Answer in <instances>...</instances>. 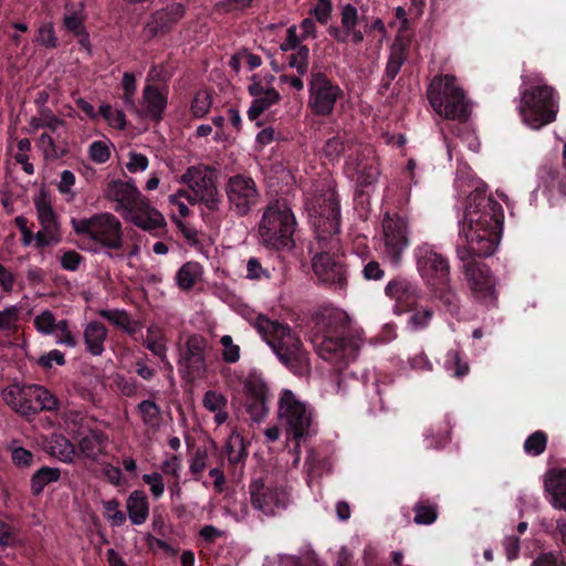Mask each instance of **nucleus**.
Returning a JSON list of instances; mask_svg holds the SVG:
<instances>
[{
    "instance_id": "obj_1",
    "label": "nucleus",
    "mask_w": 566,
    "mask_h": 566,
    "mask_svg": "<svg viewBox=\"0 0 566 566\" xmlns=\"http://www.w3.org/2000/svg\"><path fill=\"white\" fill-rule=\"evenodd\" d=\"M504 210L485 188H475L467 198L459 230V239L465 244L457 245V255L467 260L471 253L479 258L492 255L502 239Z\"/></svg>"
},
{
    "instance_id": "obj_2",
    "label": "nucleus",
    "mask_w": 566,
    "mask_h": 566,
    "mask_svg": "<svg viewBox=\"0 0 566 566\" xmlns=\"http://www.w3.org/2000/svg\"><path fill=\"white\" fill-rule=\"evenodd\" d=\"M311 342L318 356L342 370L354 361L360 345L350 327V318L340 308L327 306L313 317Z\"/></svg>"
},
{
    "instance_id": "obj_3",
    "label": "nucleus",
    "mask_w": 566,
    "mask_h": 566,
    "mask_svg": "<svg viewBox=\"0 0 566 566\" xmlns=\"http://www.w3.org/2000/svg\"><path fill=\"white\" fill-rule=\"evenodd\" d=\"M105 196L116 202L115 211L134 226L155 237H163L167 232V222L163 213L143 196L133 179L109 181Z\"/></svg>"
},
{
    "instance_id": "obj_4",
    "label": "nucleus",
    "mask_w": 566,
    "mask_h": 566,
    "mask_svg": "<svg viewBox=\"0 0 566 566\" xmlns=\"http://www.w3.org/2000/svg\"><path fill=\"white\" fill-rule=\"evenodd\" d=\"M264 339L276 354L279 360L293 374L303 376L308 373L307 353L298 336L286 324L264 319L260 323Z\"/></svg>"
},
{
    "instance_id": "obj_5",
    "label": "nucleus",
    "mask_w": 566,
    "mask_h": 566,
    "mask_svg": "<svg viewBox=\"0 0 566 566\" xmlns=\"http://www.w3.org/2000/svg\"><path fill=\"white\" fill-rule=\"evenodd\" d=\"M296 219L285 201L270 202L259 224L261 243L273 251H292L295 247Z\"/></svg>"
},
{
    "instance_id": "obj_6",
    "label": "nucleus",
    "mask_w": 566,
    "mask_h": 566,
    "mask_svg": "<svg viewBox=\"0 0 566 566\" xmlns=\"http://www.w3.org/2000/svg\"><path fill=\"white\" fill-rule=\"evenodd\" d=\"M427 98L434 112L447 119L464 123L470 117V103L454 75L433 76L427 87Z\"/></svg>"
},
{
    "instance_id": "obj_7",
    "label": "nucleus",
    "mask_w": 566,
    "mask_h": 566,
    "mask_svg": "<svg viewBox=\"0 0 566 566\" xmlns=\"http://www.w3.org/2000/svg\"><path fill=\"white\" fill-rule=\"evenodd\" d=\"M1 398L8 407L29 421L42 411L57 412L61 407L53 392L36 384H12L2 390Z\"/></svg>"
},
{
    "instance_id": "obj_8",
    "label": "nucleus",
    "mask_w": 566,
    "mask_h": 566,
    "mask_svg": "<svg viewBox=\"0 0 566 566\" xmlns=\"http://www.w3.org/2000/svg\"><path fill=\"white\" fill-rule=\"evenodd\" d=\"M518 109L523 122L533 129L553 123L558 111L554 88L541 85L524 90Z\"/></svg>"
},
{
    "instance_id": "obj_9",
    "label": "nucleus",
    "mask_w": 566,
    "mask_h": 566,
    "mask_svg": "<svg viewBox=\"0 0 566 566\" xmlns=\"http://www.w3.org/2000/svg\"><path fill=\"white\" fill-rule=\"evenodd\" d=\"M72 226L75 233L90 237L103 248L123 249L122 223L109 212L96 213L80 220L72 219Z\"/></svg>"
},
{
    "instance_id": "obj_10",
    "label": "nucleus",
    "mask_w": 566,
    "mask_h": 566,
    "mask_svg": "<svg viewBox=\"0 0 566 566\" xmlns=\"http://www.w3.org/2000/svg\"><path fill=\"white\" fill-rule=\"evenodd\" d=\"M344 97L342 87L321 70H312L308 78V107L315 116L328 117Z\"/></svg>"
},
{
    "instance_id": "obj_11",
    "label": "nucleus",
    "mask_w": 566,
    "mask_h": 566,
    "mask_svg": "<svg viewBox=\"0 0 566 566\" xmlns=\"http://www.w3.org/2000/svg\"><path fill=\"white\" fill-rule=\"evenodd\" d=\"M475 256H478L475 253H471L465 261L461 260L465 279L468 280L473 297L478 302L486 306H494L497 301L495 277L490 268L476 261L474 259Z\"/></svg>"
},
{
    "instance_id": "obj_12",
    "label": "nucleus",
    "mask_w": 566,
    "mask_h": 566,
    "mask_svg": "<svg viewBox=\"0 0 566 566\" xmlns=\"http://www.w3.org/2000/svg\"><path fill=\"white\" fill-rule=\"evenodd\" d=\"M279 413L285 420L287 436L298 444L308 434L311 426L306 406L296 399L292 390L284 389L279 400Z\"/></svg>"
},
{
    "instance_id": "obj_13",
    "label": "nucleus",
    "mask_w": 566,
    "mask_h": 566,
    "mask_svg": "<svg viewBox=\"0 0 566 566\" xmlns=\"http://www.w3.org/2000/svg\"><path fill=\"white\" fill-rule=\"evenodd\" d=\"M224 190L230 209L240 217L248 216L260 199L254 179L247 175L238 174L229 177Z\"/></svg>"
},
{
    "instance_id": "obj_14",
    "label": "nucleus",
    "mask_w": 566,
    "mask_h": 566,
    "mask_svg": "<svg viewBox=\"0 0 566 566\" xmlns=\"http://www.w3.org/2000/svg\"><path fill=\"white\" fill-rule=\"evenodd\" d=\"M417 270L428 286L450 281L449 260L434 250L431 244L423 243L415 249Z\"/></svg>"
},
{
    "instance_id": "obj_15",
    "label": "nucleus",
    "mask_w": 566,
    "mask_h": 566,
    "mask_svg": "<svg viewBox=\"0 0 566 566\" xmlns=\"http://www.w3.org/2000/svg\"><path fill=\"white\" fill-rule=\"evenodd\" d=\"M312 259V268L318 280L334 289L344 290L347 286V271L343 256L331 254L329 249H321Z\"/></svg>"
},
{
    "instance_id": "obj_16",
    "label": "nucleus",
    "mask_w": 566,
    "mask_h": 566,
    "mask_svg": "<svg viewBox=\"0 0 566 566\" xmlns=\"http://www.w3.org/2000/svg\"><path fill=\"white\" fill-rule=\"evenodd\" d=\"M244 407L250 418L262 421L269 413V387L263 377L253 371L243 381Z\"/></svg>"
},
{
    "instance_id": "obj_17",
    "label": "nucleus",
    "mask_w": 566,
    "mask_h": 566,
    "mask_svg": "<svg viewBox=\"0 0 566 566\" xmlns=\"http://www.w3.org/2000/svg\"><path fill=\"white\" fill-rule=\"evenodd\" d=\"M385 251L392 263L401 260L402 252L409 247L408 224L405 218L386 213L382 220Z\"/></svg>"
},
{
    "instance_id": "obj_18",
    "label": "nucleus",
    "mask_w": 566,
    "mask_h": 566,
    "mask_svg": "<svg viewBox=\"0 0 566 566\" xmlns=\"http://www.w3.org/2000/svg\"><path fill=\"white\" fill-rule=\"evenodd\" d=\"M207 339L199 335L192 334L185 344V349L180 356V364L184 366L186 377L189 381H193L203 377L207 371Z\"/></svg>"
},
{
    "instance_id": "obj_19",
    "label": "nucleus",
    "mask_w": 566,
    "mask_h": 566,
    "mask_svg": "<svg viewBox=\"0 0 566 566\" xmlns=\"http://www.w3.org/2000/svg\"><path fill=\"white\" fill-rule=\"evenodd\" d=\"M184 15L185 8L180 3H172L164 9L156 10L149 15L144 27L145 41L149 42L155 38L170 33Z\"/></svg>"
},
{
    "instance_id": "obj_20",
    "label": "nucleus",
    "mask_w": 566,
    "mask_h": 566,
    "mask_svg": "<svg viewBox=\"0 0 566 566\" xmlns=\"http://www.w3.org/2000/svg\"><path fill=\"white\" fill-rule=\"evenodd\" d=\"M252 506L265 515H275L276 509L286 507V493L265 485L262 479H253L249 484Z\"/></svg>"
},
{
    "instance_id": "obj_21",
    "label": "nucleus",
    "mask_w": 566,
    "mask_h": 566,
    "mask_svg": "<svg viewBox=\"0 0 566 566\" xmlns=\"http://www.w3.org/2000/svg\"><path fill=\"white\" fill-rule=\"evenodd\" d=\"M143 108L140 116L159 124L168 105V87L163 88L155 84H146L142 94Z\"/></svg>"
},
{
    "instance_id": "obj_22",
    "label": "nucleus",
    "mask_w": 566,
    "mask_h": 566,
    "mask_svg": "<svg viewBox=\"0 0 566 566\" xmlns=\"http://www.w3.org/2000/svg\"><path fill=\"white\" fill-rule=\"evenodd\" d=\"M387 296L396 301V308L407 312L416 307L420 291L416 284L406 277H395L388 282L385 289Z\"/></svg>"
},
{
    "instance_id": "obj_23",
    "label": "nucleus",
    "mask_w": 566,
    "mask_h": 566,
    "mask_svg": "<svg viewBox=\"0 0 566 566\" xmlns=\"http://www.w3.org/2000/svg\"><path fill=\"white\" fill-rule=\"evenodd\" d=\"M310 222L316 234L319 249L334 250L337 248V235L340 233V216L319 217L313 214Z\"/></svg>"
},
{
    "instance_id": "obj_24",
    "label": "nucleus",
    "mask_w": 566,
    "mask_h": 566,
    "mask_svg": "<svg viewBox=\"0 0 566 566\" xmlns=\"http://www.w3.org/2000/svg\"><path fill=\"white\" fill-rule=\"evenodd\" d=\"M305 210L308 219H313V214L319 217L340 216V205L336 190L328 188L307 198Z\"/></svg>"
},
{
    "instance_id": "obj_25",
    "label": "nucleus",
    "mask_w": 566,
    "mask_h": 566,
    "mask_svg": "<svg viewBox=\"0 0 566 566\" xmlns=\"http://www.w3.org/2000/svg\"><path fill=\"white\" fill-rule=\"evenodd\" d=\"M207 171L213 172L214 169L209 166H190L181 176V182L199 196L216 185L214 177Z\"/></svg>"
},
{
    "instance_id": "obj_26",
    "label": "nucleus",
    "mask_w": 566,
    "mask_h": 566,
    "mask_svg": "<svg viewBox=\"0 0 566 566\" xmlns=\"http://www.w3.org/2000/svg\"><path fill=\"white\" fill-rule=\"evenodd\" d=\"M544 486L552 495V504L566 511V469H553L546 474Z\"/></svg>"
},
{
    "instance_id": "obj_27",
    "label": "nucleus",
    "mask_w": 566,
    "mask_h": 566,
    "mask_svg": "<svg viewBox=\"0 0 566 566\" xmlns=\"http://www.w3.org/2000/svg\"><path fill=\"white\" fill-rule=\"evenodd\" d=\"M39 222L48 234H61L57 216L53 210L50 196L41 191L34 200Z\"/></svg>"
},
{
    "instance_id": "obj_28",
    "label": "nucleus",
    "mask_w": 566,
    "mask_h": 566,
    "mask_svg": "<svg viewBox=\"0 0 566 566\" xmlns=\"http://www.w3.org/2000/svg\"><path fill=\"white\" fill-rule=\"evenodd\" d=\"M107 334V328L103 323L97 321L90 322L83 333L86 350L93 356H101L105 350L104 343Z\"/></svg>"
},
{
    "instance_id": "obj_29",
    "label": "nucleus",
    "mask_w": 566,
    "mask_h": 566,
    "mask_svg": "<svg viewBox=\"0 0 566 566\" xmlns=\"http://www.w3.org/2000/svg\"><path fill=\"white\" fill-rule=\"evenodd\" d=\"M126 509L133 525L144 524L149 516V502L145 492L133 491L127 497Z\"/></svg>"
},
{
    "instance_id": "obj_30",
    "label": "nucleus",
    "mask_w": 566,
    "mask_h": 566,
    "mask_svg": "<svg viewBox=\"0 0 566 566\" xmlns=\"http://www.w3.org/2000/svg\"><path fill=\"white\" fill-rule=\"evenodd\" d=\"M108 438L97 429L90 430V432L78 440V449L81 453L93 461H97L98 455L103 453Z\"/></svg>"
},
{
    "instance_id": "obj_31",
    "label": "nucleus",
    "mask_w": 566,
    "mask_h": 566,
    "mask_svg": "<svg viewBox=\"0 0 566 566\" xmlns=\"http://www.w3.org/2000/svg\"><path fill=\"white\" fill-rule=\"evenodd\" d=\"M429 287L431 289L433 297L440 302L450 315L455 316L459 314L460 298L450 286V281L441 282Z\"/></svg>"
},
{
    "instance_id": "obj_32",
    "label": "nucleus",
    "mask_w": 566,
    "mask_h": 566,
    "mask_svg": "<svg viewBox=\"0 0 566 566\" xmlns=\"http://www.w3.org/2000/svg\"><path fill=\"white\" fill-rule=\"evenodd\" d=\"M281 101V94L272 86L266 87L265 94L253 98L247 112L251 122L256 120L265 111Z\"/></svg>"
},
{
    "instance_id": "obj_33",
    "label": "nucleus",
    "mask_w": 566,
    "mask_h": 566,
    "mask_svg": "<svg viewBox=\"0 0 566 566\" xmlns=\"http://www.w3.org/2000/svg\"><path fill=\"white\" fill-rule=\"evenodd\" d=\"M66 12L63 15V28L70 32L72 35H75L84 30H86L85 21V4L84 2H80L78 9H74L72 4H65Z\"/></svg>"
},
{
    "instance_id": "obj_34",
    "label": "nucleus",
    "mask_w": 566,
    "mask_h": 566,
    "mask_svg": "<svg viewBox=\"0 0 566 566\" xmlns=\"http://www.w3.org/2000/svg\"><path fill=\"white\" fill-rule=\"evenodd\" d=\"M202 266L195 261L186 262L176 273V282L180 290L190 291L201 279Z\"/></svg>"
},
{
    "instance_id": "obj_35",
    "label": "nucleus",
    "mask_w": 566,
    "mask_h": 566,
    "mask_svg": "<svg viewBox=\"0 0 566 566\" xmlns=\"http://www.w3.org/2000/svg\"><path fill=\"white\" fill-rule=\"evenodd\" d=\"M50 451L52 457L57 458L65 463H72L75 457L74 444L63 434H53L50 440Z\"/></svg>"
},
{
    "instance_id": "obj_36",
    "label": "nucleus",
    "mask_w": 566,
    "mask_h": 566,
    "mask_svg": "<svg viewBox=\"0 0 566 566\" xmlns=\"http://www.w3.org/2000/svg\"><path fill=\"white\" fill-rule=\"evenodd\" d=\"M61 478V471L57 468L42 467L31 476V493L34 496L40 495L44 488L50 483L57 482Z\"/></svg>"
},
{
    "instance_id": "obj_37",
    "label": "nucleus",
    "mask_w": 566,
    "mask_h": 566,
    "mask_svg": "<svg viewBox=\"0 0 566 566\" xmlns=\"http://www.w3.org/2000/svg\"><path fill=\"white\" fill-rule=\"evenodd\" d=\"M224 452L230 464L235 465L244 462L248 457V451L245 449L243 437L235 432L231 433L226 442Z\"/></svg>"
},
{
    "instance_id": "obj_38",
    "label": "nucleus",
    "mask_w": 566,
    "mask_h": 566,
    "mask_svg": "<svg viewBox=\"0 0 566 566\" xmlns=\"http://www.w3.org/2000/svg\"><path fill=\"white\" fill-rule=\"evenodd\" d=\"M413 522L418 525H431L438 518V505L430 500H420L413 505Z\"/></svg>"
},
{
    "instance_id": "obj_39",
    "label": "nucleus",
    "mask_w": 566,
    "mask_h": 566,
    "mask_svg": "<svg viewBox=\"0 0 566 566\" xmlns=\"http://www.w3.org/2000/svg\"><path fill=\"white\" fill-rule=\"evenodd\" d=\"M213 95L208 90L198 91L190 104V112L195 118H203L212 107Z\"/></svg>"
},
{
    "instance_id": "obj_40",
    "label": "nucleus",
    "mask_w": 566,
    "mask_h": 566,
    "mask_svg": "<svg viewBox=\"0 0 566 566\" xmlns=\"http://www.w3.org/2000/svg\"><path fill=\"white\" fill-rule=\"evenodd\" d=\"M379 168L375 158L371 160H367V164L361 168L360 171L355 175V182L357 188H359V193L363 192V188L369 187L377 182L379 177Z\"/></svg>"
},
{
    "instance_id": "obj_41",
    "label": "nucleus",
    "mask_w": 566,
    "mask_h": 566,
    "mask_svg": "<svg viewBox=\"0 0 566 566\" xmlns=\"http://www.w3.org/2000/svg\"><path fill=\"white\" fill-rule=\"evenodd\" d=\"M99 315L114 326L125 331L127 334H135L130 316L125 310H102Z\"/></svg>"
},
{
    "instance_id": "obj_42",
    "label": "nucleus",
    "mask_w": 566,
    "mask_h": 566,
    "mask_svg": "<svg viewBox=\"0 0 566 566\" xmlns=\"http://www.w3.org/2000/svg\"><path fill=\"white\" fill-rule=\"evenodd\" d=\"M406 60L407 52L405 46H394L388 57L384 75L387 76L388 80H395Z\"/></svg>"
},
{
    "instance_id": "obj_43",
    "label": "nucleus",
    "mask_w": 566,
    "mask_h": 566,
    "mask_svg": "<svg viewBox=\"0 0 566 566\" xmlns=\"http://www.w3.org/2000/svg\"><path fill=\"white\" fill-rule=\"evenodd\" d=\"M547 441L548 437L546 432L537 430L526 438L523 450L527 455L537 457L545 451Z\"/></svg>"
},
{
    "instance_id": "obj_44",
    "label": "nucleus",
    "mask_w": 566,
    "mask_h": 566,
    "mask_svg": "<svg viewBox=\"0 0 566 566\" xmlns=\"http://www.w3.org/2000/svg\"><path fill=\"white\" fill-rule=\"evenodd\" d=\"M34 42L40 46L51 50L59 46V38L56 36L53 22L46 21L39 27Z\"/></svg>"
},
{
    "instance_id": "obj_45",
    "label": "nucleus",
    "mask_w": 566,
    "mask_h": 566,
    "mask_svg": "<svg viewBox=\"0 0 566 566\" xmlns=\"http://www.w3.org/2000/svg\"><path fill=\"white\" fill-rule=\"evenodd\" d=\"M137 410L146 426L157 427L159 424L161 411L155 401L149 399L143 400L137 405Z\"/></svg>"
},
{
    "instance_id": "obj_46",
    "label": "nucleus",
    "mask_w": 566,
    "mask_h": 566,
    "mask_svg": "<svg viewBox=\"0 0 566 566\" xmlns=\"http://www.w3.org/2000/svg\"><path fill=\"white\" fill-rule=\"evenodd\" d=\"M450 440L448 424L438 429L429 428L424 433V444L427 449H440Z\"/></svg>"
},
{
    "instance_id": "obj_47",
    "label": "nucleus",
    "mask_w": 566,
    "mask_h": 566,
    "mask_svg": "<svg viewBox=\"0 0 566 566\" xmlns=\"http://www.w3.org/2000/svg\"><path fill=\"white\" fill-rule=\"evenodd\" d=\"M412 313L408 318V326L411 331L418 332L427 328L433 317V311L427 307L411 310Z\"/></svg>"
},
{
    "instance_id": "obj_48",
    "label": "nucleus",
    "mask_w": 566,
    "mask_h": 566,
    "mask_svg": "<svg viewBox=\"0 0 566 566\" xmlns=\"http://www.w3.org/2000/svg\"><path fill=\"white\" fill-rule=\"evenodd\" d=\"M287 64L290 67L295 69L298 75L306 74L310 64V49L308 46H302L294 50L287 56Z\"/></svg>"
},
{
    "instance_id": "obj_49",
    "label": "nucleus",
    "mask_w": 566,
    "mask_h": 566,
    "mask_svg": "<svg viewBox=\"0 0 566 566\" xmlns=\"http://www.w3.org/2000/svg\"><path fill=\"white\" fill-rule=\"evenodd\" d=\"M444 365L447 370L458 378L464 377L470 370L469 364L462 360L461 354L458 350L448 352Z\"/></svg>"
},
{
    "instance_id": "obj_50",
    "label": "nucleus",
    "mask_w": 566,
    "mask_h": 566,
    "mask_svg": "<svg viewBox=\"0 0 566 566\" xmlns=\"http://www.w3.org/2000/svg\"><path fill=\"white\" fill-rule=\"evenodd\" d=\"M56 324L54 314L49 310L41 312L33 319L36 332L42 335H52L56 329Z\"/></svg>"
},
{
    "instance_id": "obj_51",
    "label": "nucleus",
    "mask_w": 566,
    "mask_h": 566,
    "mask_svg": "<svg viewBox=\"0 0 566 566\" xmlns=\"http://www.w3.org/2000/svg\"><path fill=\"white\" fill-rule=\"evenodd\" d=\"M541 172L545 174V176L543 175L542 178H545L546 182H549V185L553 187L556 186L558 192L566 197V172H562L557 168L547 166H544L541 169Z\"/></svg>"
},
{
    "instance_id": "obj_52",
    "label": "nucleus",
    "mask_w": 566,
    "mask_h": 566,
    "mask_svg": "<svg viewBox=\"0 0 566 566\" xmlns=\"http://www.w3.org/2000/svg\"><path fill=\"white\" fill-rule=\"evenodd\" d=\"M344 150L345 142L340 136H333L328 138L323 147V154L331 163L338 160Z\"/></svg>"
},
{
    "instance_id": "obj_53",
    "label": "nucleus",
    "mask_w": 566,
    "mask_h": 566,
    "mask_svg": "<svg viewBox=\"0 0 566 566\" xmlns=\"http://www.w3.org/2000/svg\"><path fill=\"white\" fill-rule=\"evenodd\" d=\"M367 160H371V158L365 154V150L357 153L356 155H349L344 165L346 176L354 180L355 175L361 170V168L367 164Z\"/></svg>"
},
{
    "instance_id": "obj_54",
    "label": "nucleus",
    "mask_w": 566,
    "mask_h": 566,
    "mask_svg": "<svg viewBox=\"0 0 566 566\" xmlns=\"http://www.w3.org/2000/svg\"><path fill=\"white\" fill-rule=\"evenodd\" d=\"M88 156L95 164H105L111 158L109 146L103 140H95L88 147Z\"/></svg>"
},
{
    "instance_id": "obj_55",
    "label": "nucleus",
    "mask_w": 566,
    "mask_h": 566,
    "mask_svg": "<svg viewBox=\"0 0 566 566\" xmlns=\"http://www.w3.org/2000/svg\"><path fill=\"white\" fill-rule=\"evenodd\" d=\"M359 20L358 10L355 6L347 3L342 8L340 23L345 31H354Z\"/></svg>"
},
{
    "instance_id": "obj_56",
    "label": "nucleus",
    "mask_w": 566,
    "mask_h": 566,
    "mask_svg": "<svg viewBox=\"0 0 566 566\" xmlns=\"http://www.w3.org/2000/svg\"><path fill=\"white\" fill-rule=\"evenodd\" d=\"M247 277L250 280L270 279L271 273L264 268L259 258L251 256L247 262Z\"/></svg>"
},
{
    "instance_id": "obj_57",
    "label": "nucleus",
    "mask_w": 566,
    "mask_h": 566,
    "mask_svg": "<svg viewBox=\"0 0 566 566\" xmlns=\"http://www.w3.org/2000/svg\"><path fill=\"white\" fill-rule=\"evenodd\" d=\"M65 356L59 349H52L49 353L41 355L36 360V364L44 370L51 369L53 367V364L63 366L65 365Z\"/></svg>"
},
{
    "instance_id": "obj_58",
    "label": "nucleus",
    "mask_w": 566,
    "mask_h": 566,
    "mask_svg": "<svg viewBox=\"0 0 566 566\" xmlns=\"http://www.w3.org/2000/svg\"><path fill=\"white\" fill-rule=\"evenodd\" d=\"M303 41L304 40L302 39V36L297 33L296 25L293 24L287 28L286 36L280 44V49L283 52L294 51L297 50L298 48L305 46L304 44H302Z\"/></svg>"
},
{
    "instance_id": "obj_59",
    "label": "nucleus",
    "mask_w": 566,
    "mask_h": 566,
    "mask_svg": "<svg viewBox=\"0 0 566 566\" xmlns=\"http://www.w3.org/2000/svg\"><path fill=\"white\" fill-rule=\"evenodd\" d=\"M55 332H59V335H56L57 344L65 345L70 348L76 347L77 340L70 331L69 322L66 319L57 322Z\"/></svg>"
},
{
    "instance_id": "obj_60",
    "label": "nucleus",
    "mask_w": 566,
    "mask_h": 566,
    "mask_svg": "<svg viewBox=\"0 0 566 566\" xmlns=\"http://www.w3.org/2000/svg\"><path fill=\"white\" fill-rule=\"evenodd\" d=\"M223 346L222 358L226 363L234 364L240 359V347L233 344L230 335H224L220 339Z\"/></svg>"
},
{
    "instance_id": "obj_61",
    "label": "nucleus",
    "mask_w": 566,
    "mask_h": 566,
    "mask_svg": "<svg viewBox=\"0 0 566 566\" xmlns=\"http://www.w3.org/2000/svg\"><path fill=\"white\" fill-rule=\"evenodd\" d=\"M531 566H566V560L562 553L548 552L539 554Z\"/></svg>"
},
{
    "instance_id": "obj_62",
    "label": "nucleus",
    "mask_w": 566,
    "mask_h": 566,
    "mask_svg": "<svg viewBox=\"0 0 566 566\" xmlns=\"http://www.w3.org/2000/svg\"><path fill=\"white\" fill-rule=\"evenodd\" d=\"M143 481L150 486V492L155 499L163 496L165 492V483L160 473H146L143 475Z\"/></svg>"
},
{
    "instance_id": "obj_63",
    "label": "nucleus",
    "mask_w": 566,
    "mask_h": 566,
    "mask_svg": "<svg viewBox=\"0 0 566 566\" xmlns=\"http://www.w3.org/2000/svg\"><path fill=\"white\" fill-rule=\"evenodd\" d=\"M333 10L332 0H317V3L311 9L310 13L315 17L321 24H326Z\"/></svg>"
},
{
    "instance_id": "obj_64",
    "label": "nucleus",
    "mask_w": 566,
    "mask_h": 566,
    "mask_svg": "<svg viewBox=\"0 0 566 566\" xmlns=\"http://www.w3.org/2000/svg\"><path fill=\"white\" fill-rule=\"evenodd\" d=\"M203 406L211 412L224 409L227 406V398L214 390H208L203 397Z\"/></svg>"
}]
</instances>
